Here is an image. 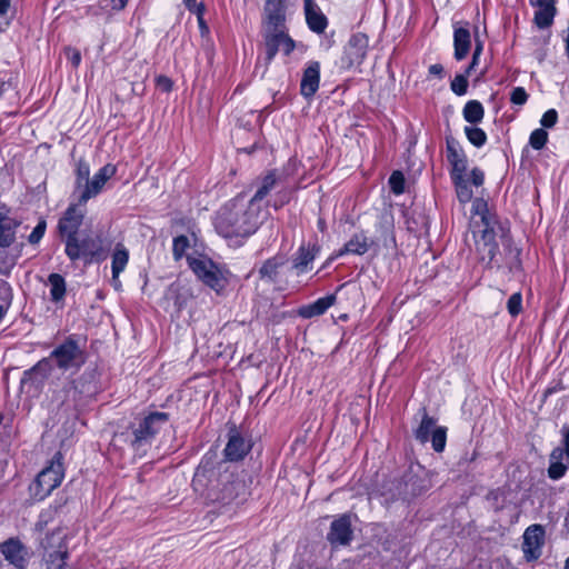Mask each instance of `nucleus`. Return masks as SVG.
<instances>
[{
	"mask_svg": "<svg viewBox=\"0 0 569 569\" xmlns=\"http://www.w3.org/2000/svg\"><path fill=\"white\" fill-rule=\"evenodd\" d=\"M261 223L260 209L249 202L244 203L242 197L227 202L214 217L217 232L227 239H236V243L256 233Z\"/></svg>",
	"mask_w": 569,
	"mask_h": 569,
	"instance_id": "f257e3e1",
	"label": "nucleus"
},
{
	"mask_svg": "<svg viewBox=\"0 0 569 569\" xmlns=\"http://www.w3.org/2000/svg\"><path fill=\"white\" fill-rule=\"evenodd\" d=\"M196 489L204 487L203 495L208 503L219 507L230 505L246 491L243 481L229 470H216L200 465L192 480Z\"/></svg>",
	"mask_w": 569,
	"mask_h": 569,
	"instance_id": "f03ea898",
	"label": "nucleus"
},
{
	"mask_svg": "<svg viewBox=\"0 0 569 569\" xmlns=\"http://www.w3.org/2000/svg\"><path fill=\"white\" fill-rule=\"evenodd\" d=\"M64 253L71 262L81 261L84 264L101 262L108 257V248L101 234L81 231L67 238L64 241Z\"/></svg>",
	"mask_w": 569,
	"mask_h": 569,
	"instance_id": "7ed1b4c3",
	"label": "nucleus"
},
{
	"mask_svg": "<svg viewBox=\"0 0 569 569\" xmlns=\"http://www.w3.org/2000/svg\"><path fill=\"white\" fill-rule=\"evenodd\" d=\"M169 421V413L153 411L144 417L136 418L129 429L132 435L131 446L134 450L150 446L161 428Z\"/></svg>",
	"mask_w": 569,
	"mask_h": 569,
	"instance_id": "20e7f679",
	"label": "nucleus"
},
{
	"mask_svg": "<svg viewBox=\"0 0 569 569\" xmlns=\"http://www.w3.org/2000/svg\"><path fill=\"white\" fill-rule=\"evenodd\" d=\"M63 456L60 451L56 452L47 466L30 485V492L37 500H42L60 486L63 477Z\"/></svg>",
	"mask_w": 569,
	"mask_h": 569,
	"instance_id": "39448f33",
	"label": "nucleus"
},
{
	"mask_svg": "<svg viewBox=\"0 0 569 569\" xmlns=\"http://www.w3.org/2000/svg\"><path fill=\"white\" fill-rule=\"evenodd\" d=\"M49 358L53 368L61 372L78 371L86 361L84 352L72 338H67L57 346L50 352Z\"/></svg>",
	"mask_w": 569,
	"mask_h": 569,
	"instance_id": "423d86ee",
	"label": "nucleus"
},
{
	"mask_svg": "<svg viewBox=\"0 0 569 569\" xmlns=\"http://www.w3.org/2000/svg\"><path fill=\"white\" fill-rule=\"evenodd\" d=\"M66 537L67 533L63 530L57 529L41 541L46 551V569H72L66 561L68 558Z\"/></svg>",
	"mask_w": 569,
	"mask_h": 569,
	"instance_id": "0eeeda50",
	"label": "nucleus"
},
{
	"mask_svg": "<svg viewBox=\"0 0 569 569\" xmlns=\"http://www.w3.org/2000/svg\"><path fill=\"white\" fill-rule=\"evenodd\" d=\"M30 562L29 549L17 538L0 543V569H27Z\"/></svg>",
	"mask_w": 569,
	"mask_h": 569,
	"instance_id": "6e6552de",
	"label": "nucleus"
},
{
	"mask_svg": "<svg viewBox=\"0 0 569 569\" xmlns=\"http://www.w3.org/2000/svg\"><path fill=\"white\" fill-rule=\"evenodd\" d=\"M266 63L269 64L278 52L289 56L296 48L295 40L288 34L286 28L264 29Z\"/></svg>",
	"mask_w": 569,
	"mask_h": 569,
	"instance_id": "1a4fd4ad",
	"label": "nucleus"
},
{
	"mask_svg": "<svg viewBox=\"0 0 569 569\" xmlns=\"http://www.w3.org/2000/svg\"><path fill=\"white\" fill-rule=\"evenodd\" d=\"M188 264L198 279L212 290L220 292L224 289L226 280L211 260L188 257Z\"/></svg>",
	"mask_w": 569,
	"mask_h": 569,
	"instance_id": "9d476101",
	"label": "nucleus"
},
{
	"mask_svg": "<svg viewBox=\"0 0 569 569\" xmlns=\"http://www.w3.org/2000/svg\"><path fill=\"white\" fill-rule=\"evenodd\" d=\"M369 40L363 33H355L350 37L348 43L345 46L342 57L340 59L341 67L351 69L360 66L367 56Z\"/></svg>",
	"mask_w": 569,
	"mask_h": 569,
	"instance_id": "9b49d317",
	"label": "nucleus"
},
{
	"mask_svg": "<svg viewBox=\"0 0 569 569\" xmlns=\"http://www.w3.org/2000/svg\"><path fill=\"white\" fill-rule=\"evenodd\" d=\"M117 172V168L107 163L94 173V176L84 183L78 192V201L80 206H84L91 198L97 197L103 189L106 182Z\"/></svg>",
	"mask_w": 569,
	"mask_h": 569,
	"instance_id": "f8f14e48",
	"label": "nucleus"
},
{
	"mask_svg": "<svg viewBox=\"0 0 569 569\" xmlns=\"http://www.w3.org/2000/svg\"><path fill=\"white\" fill-rule=\"evenodd\" d=\"M319 252L320 246L317 242L302 241L297 251L290 258V269L296 276H301L311 271Z\"/></svg>",
	"mask_w": 569,
	"mask_h": 569,
	"instance_id": "ddd939ff",
	"label": "nucleus"
},
{
	"mask_svg": "<svg viewBox=\"0 0 569 569\" xmlns=\"http://www.w3.org/2000/svg\"><path fill=\"white\" fill-rule=\"evenodd\" d=\"M402 480L403 482H399L397 486V491L390 489L391 499L409 500L423 493L429 488V481L418 476L412 470L406 472L402 476Z\"/></svg>",
	"mask_w": 569,
	"mask_h": 569,
	"instance_id": "4468645a",
	"label": "nucleus"
},
{
	"mask_svg": "<svg viewBox=\"0 0 569 569\" xmlns=\"http://www.w3.org/2000/svg\"><path fill=\"white\" fill-rule=\"evenodd\" d=\"M352 539V516L350 513L340 515L331 522L327 540L332 547L338 548L350 545Z\"/></svg>",
	"mask_w": 569,
	"mask_h": 569,
	"instance_id": "2eb2a0df",
	"label": "nucleus"
},
{
	"mask_svg": "<svg viewBox=\"0 0 569 569\" xmlns=\"http://www.w3.org/2000/svg\"><path fill=\"white\" fill-rule=\"evenodd\" d=\"M80 207L79 202L70 204L59 219L57 228L62 241L81 232L79 229L84 219V210Z\"/></svg>",
	"mask_w": 569,
	"mask_h": 569,
	"instance_id": "dca6fc26",
	"label": "nucleus"
},
{
	"mask_svg": "<svg viewBox=\"0 0 569 569\" xmlns=\"http://www.w3.org/2000/svg\"><path fill=\"white\" fill-rule=\"evenodd\" d=\"M545 530L541 525L529 526L523 533L522 551L527 561L537 560L541 556Z\"/></svg>",
	"mask_w": 569,
	"mask_h": 569,
	"instance_id": "f3484780",
	"label": "nucleus"
},
{
	"mask_svg": "<svg viewBox=\"0 0 569 569\" xmlns=\"http://www.w3.org/2000/svg\"><path fill=\"white\" fill-rule=\"evenodd\" d=\"M482 222L485 228L480 231V237L476 240L477 251L481 256V260H487V263L490 264L493 262L498 251L496 231L486 217H482Z\"/></svg>",
	"mask_w": 569,
	"mask_h": 569,
	"instance_id": "a211bd4d",
	"label": "nucleus"
},
{
	"mask_svg": "<svg viewBox=\"0 0 569 569\" xmlns=\"http://www.w3.org/2000/svg\"><path fill=\"white\" fill-rule=\"evenodd\" d=\"M250 450V440L242 437L234 426L231 427L228 433V442L224 448L226 459L229 461L242 460Z\"/></svg>",
	"mask_w": 569,
	"mask_h": 569,
	"instance_id": "6ab92c4d",
	"label": "nucleus"
},
{
	"mask_svg": "<svg viewBox=\"0 0 569 569\" xmlns=\"http://www.w3.org/2000/svg\"><path fill=\"white\" fill-rule=\"evenodd\" d=\"M53 370L54 368L49 356L41 359L33 367L23 372L21 387L23 388L26 385L30 383L39 388L51 376Z\"/></svg>",
	"mask_w": 569,
	"mask_h": 569,
	"instance_id": "aec40b11",
	"label": "nucleus"
},
{
	"mask_svg": "<svg viewBox=\"0 0 569 569\" xmlns=\"http://www.w3.org/2000/svg\"><path fill=\"white\" fill-rule=\"evenodd\" d=\"M320 62L309 61L303 71L300 81V93L306 99H311L319 89L320 84Z\"/></svg>",
	"mask_w": 569,
	"mask_h": 569,
	"instance_id": "412c9836",
	"label": "nucleus"
},
{
	"mask_svg": "<svg viewBox=\"0 0 569 569\" xmlns=\"http://www.w3.org/2000/svg\"><path fill=\"white\" fill-rule=\"evenodd\" d=\"M264 17L266 29L286 28V0H267Z\"/></svg>",
	"mask_w": 569,
	"mask_h": 569,
	"instance_id": "4be33fe9",
	"label": "nucleus"
},
{
	"mask_svg": "<svg viewBox=\"0 0 569 569\" xmlns=\"http://www.w3.org/2000/svg\"><path fill=\"white\" fill-rule=\"evenodd\" d=\"M305 16L308 28L315 33H323L328 27V19L313 0H303Z\"/></svg>",
	"mask_w": 569,
	"mask_h": 569,
	"instance_id": "5701e85b",
	"label": "nucleus"
},
{
	"mask_svg": "<svg viewBox=\"0 0 569 569\" xmlns=\"http://www.w3.org/2000/svg\"><path fill=\"white\" fill-rule=\"evenodd\" d=\"M19 226L20 221L7 216L6 207L0 206V248H8L14 242Z\"/></svg>",
	"mask_w": 569,
	"mask_h": 569,
	"instance_id": "b1692460",
	"label": "nucleus"
},
{
	"mask_svg": "<svg viewBox=\"0 0 569 569\" xmlns=\"http://www.w3.org/2000/svg\"><path fill=\"white\" fill-rule=\"evenodd\" d=\"M530 3L537 7L535 23L540 29L550 27L556 14L555 0H530Z\"/></svg>",
	"mask_w": 569,
	"mask_h": 569,
	"instance_id": "393cba45",
	"label": "nucleus"
},
{
	"mask_svg": "<svg viewBox=\"0 0 569 569\" xmlns=\"http://www.w3.org/2000/svg\"><path fill=\"white\" fill-rule=\"evenodd\" d=\"M453 48L457 61L466 59L471 48V34L468 28L453 26Z\"/></svg>",
	"mask_w": 569,
	"mask_h": 569,
	"instance_id": "a878e982",
	"label": "nucleus"
},
{
	"mask_svg": "<svg viewBox=\"0 0 569 569\" xmlns=\"http://www.w3.org/2000/svg\"><path fill=\"white\" fill-rule=\"evenodd\" d=\"M46 284L50 289V300L57 306L63 307L67 293L66 279L60 273H50Z\"/></svg>",
	"mask_w": 569,
	"mask_h": 569,
	"instance_id": "bb28decb",
	"label": "nucleus"
},
{
	"mask_svg": "<svg viewBox=\"0 0 569 569\" xmlns=\"http://www.w3.org/2000/svg\"><path fill=\"white\" fill-rule=\"evenodd\" d=\"M336 295H328L317 299L315 302L303 306L299 309V315L302 318L309 319L323 315L336 302Z\"/></svg>",
	"mask_w": 569,
	"mask_h": 569,
	"instance_id": "cd10ccee",
	"label": "nucleus"
},
{
	"mask_svg": "<svg viewBox=\"0 0 569 569\" xmlns=\"http://www.w3.org/2000/svg\"><path fill=\"white\" fill-rule=\"evenodd\" d=\"M129 261V251L122 243H117L112 253L111 271L114 286H120L119 274L126 269Z\"/></svg>",
	"mask_w": 569,
	"mask_h": 569,
	"instance_id": "c85d7f7f",
	"label": "nucleus"
},
{
	"mask_svg": "<svg viewBox=\"0 0 569 569\" xmlns=\"http://www.w3.org/2000/svg\"><path fill=\"white\" fill-rule=\"evenodd\" d=\"M371 246V242L369 238L363 233H355L348 242L343 246L342 249H340L338 256H342L345 253H352V254H365Z\"/></svg>",
	"mask_w": 569,
	"mask_h": 569,
	"instance_id": "c756f323",
	"label": "nucleus"
},
{
	"mask_svg": "<svg viewBox=\"0 0 569 569\" xmlns=\"http://www.w3.org/2000/svg\"><path fill=\"white\" fill-rule=\"evenodd\" d=\"M277 184V176L274 171H269L262 179L259 188L253 197L249 200L250 204L261 210V201L274 189Z\"/></svg>",
	"mask_w": 569,
	"mask_h": 569,
	"instance_id": "7c9ffc66",
	"label": "nucleus"
},
{
	"mask_svg": "<svg viewBox=\"0 0 569 569\" xmlns=\"http://www.w3.org/2000/svg\"><path fill=\"white\" fill-rule=\"evenodd\" d=\"M566 452L562 448L557 447L550 453V463L548 468V476L553 480L562 478L568 469V465L562 462Z\"/></svg>",
	"mask_w": 569,
	"mask_h": 569,
	"instance_id": "2f4dec72",
	"label": "nucleus"
},
{
	"mask_svg": "<svg viewBox=\"0 0 569 569\" xmlns=\"http://www.w3.org/2000/svg\"><path fill=\"white\" fill-rule=\"evenodd\" d=\"M284 258L278 256L266 260L259 269L260 278L270 282H276L278 279V270L284 264Z\"/></svg>",
	"mask_w": 569,
	"mask_h": 569,
	"instance_id": "473e14b6",
	"label": "nucleus"
},
{
	"mask_svg": "<svg viewBox=\"0 0 569 569\" xmlns=\"http://www.w3.org/2000/svg\"><path fill=\"white\" fill-rule=\"evenodd\" d=\"M96 380V370H86L79 379L73 381V386L80 393L92 395L97 390Z\"/></svg>",
	"mask_w": 569,
	"mask_h": 569,
	"instance_id": "72a5a7b5",
	"label": "nucleus"
},
{
	"mask_svg": "<svg viewBox=\"0 0 569 569\" xmlns=\"http://www.w3.org/2000/svg\"><path fill=\"white\" fill-rule=\"evenodd\" d=\"M462 114L467 122L477 124L482 121L485 109L478 100H470L465 104Z\"/></svg>",
	"mask_w": 569,
	"mask_h": 569,
	"instance_id": "f704fd0d",
	"label": "nucleus"
},
{
	"mask_svg": "<svg viewBox=\"0 0 569 569\" xmlns=\"http://www.w3.org/2000/svg\"><path fill=\"white\" fill-rule=\"evenodd\" d=\"M435 429H437L436 420L430 417L423 409V416L420 426L415 431L416 439L421 443L428 442Z\"/></svg>",
	"mask_w": 569,
	"mask_h": 569,
	"instance_id": "c9c22d12",
	"label": "nucleus"
},
{
	"mask_svg": "<svg viewBox=\"0 0 569 569\" xmlns=\"http://www.w3.org/2000/svg\"><path fill=\"white\" fill-rule=\"evenodd\" d=\"M90 178V167L84 160H79L76 168V181H74V193H78L80 189Z\"/></svg>",
	"mask_w": 569,
	"mask_h": 569,
	"instance_id": "e433bc0d",
	"label": "nucleus"
},
{
	"mask_svg": "<svg viewBox=\"0 0 569 569\" xmlns=\"http://www.w3.org/2000/svg\"><path fill=\"white\" fill-rule=\"evenodd\" d=\"M447 143V159L449 163H452L459 159L466 158V153L463 149L461 148L458 140H456L453 137H448L446 139Z\"/></svg>",
	"mask_w": 569,
	"mask_h": 569,
	"instance_id": "4c0bfd02",
	"label": "nucleus"
},
{
	"mask_svg": "<svg viewBox=\"0 0 569 569\" xmlns=\"http://www.w3.org/2000/svg\"><path fill=\"white\" fill-rule=\"evenodd\" d=\"M465 133L467 139L471 144H473L477 148H481L487 142V134L486 132L478 128V127H465Z\"/></svg>",
	"mask_w": 569,
	"mask_h": 569,
	"instance_id": "58836bf2",
	"label": "nucleus"
},
{
	"mask_svg": "<svg viewBox=\"0 0 569 569\" xmlns=\"http://www.w3.org/2000/svg\"><path fill=\"white\" fill-rule=\"evenodd\" d=\"M12 300V289L10 284L0 278V315L4 316Z\"/></svg>",
	"mask_w": 569,
	"mask_h": 569,
	"instance_id": "ea45409f",
	"label": "nucleus"
},
{
	"mask_svg": "<svg viewBox=\"0 0 569 569\" xmlns=\"http://www.w3.org/2000/svg\"><path fill=\"white\" fill-rule=\"evenodd\" d=\"M452 182L456 187V192L459 201L461 203L469 202L472 199L473 192L468 184V180L465 178L461 180H452Z\"/></svg>",
	"mask_w": 569,
	"mask_h": 569,
	"instance_id": "a19ab883",
	"label": "nucleus"
},
{
	"mask_svg": "<svg viewBox=\"0 0 569 569\" xmlns=\"http://www.w3.org/2000/svg\"><path fill=\"white\" fill-rule=\"evenodd\" d=\"M429 440H431L432 448L435 451H443L447 441V429L445 427H437V429L433 430Z\"/></svg>",
	"mask_w": 569,
	"mask_h": 569,
	"instance_id": "79ce46f5",
	"label": "nucleus"
},
{
	"mask_svg": "<svg viewBox=\"0 0 569 569\" xmlns=\"http://www.w3.org/2000/svg\"><path fill=\"white\" fill-rule=\"evenodd\" d=\"M548 141V132L542 129H536L531 132L529 143L535 150H541Z\"/></svg>",
	"mask_w": 569,
	"mask_h": 569,
	"instance_id": "37998d69",
	"label": "nucleus"
},
{
	"mask_svg": "<svg viewBox=\"0 0 569 569\" xmlns=\"http://www.w3.org/2000/svg\"><path fill=\"white\" fill-rule=\"evenodd\" d=\"M468 74L466 72L457 74L453 80L451 81V90L457 96H463L467 93L468 90Z\"/></svg>",
	"mask_w": 569,
	"mask_h": 569,
	"instance_id": "c03bdc74",
	"label": "nucleus"
},
{
	"mask_svg": "<svg viewBox=\"0 0 569 569\" xmlns=\"http://www.w3.org/2000/svg\"><path fill=\"white\" fill-rule=\"evenodd\" d=\"M189 248V239L186 236H178L173 239L172 254L176 260H180Z\"/></svg>",
	"mask_w": 569,
	"mask_h": 569,
	"instance_id": "a18cd8bd",
	"label": "nucleus"
},
{
	"mask_svg": "<svg viewBox=\"0 0 569 569\" xmlns=\"http://www.w3.org/2000/svg\"><path fill=\"white\" fill-rule=\"evenodd\" d=\"M450 164H451L450 177L452 180H461V179L466 178V171H467V164H468L467 157L463 159H459Z\"/></svg>",
	"mask_w": 569,
	"mask_h": 569,
	"instance_id": "49530a36",
	"label": "nucleus"
},
{
	"mask_svg": "<svg viewBox=\"0 0 569 569\" xmlns=\"http://www.w3.org/2000/svg\"><path fill=\"white\" fill-rule=\"evenodd\" d=\"M405 177L400 171H393L389 178V186L395 194H401L405 191Z\"/></svg>",
	"mask_w": 569,
	"mask_h": 569,
	"instance_id": "de8ad7c7",
	"label": "nucleus"
},
{
	"mask_svg": "<svg viewBox=\"0 0 569 569\" xmlns=\"http://www.w3.org/2000/svg\"><path fill=\"white\" fill-rule=\"evenodd\" d=\"M58 509L54 507H49L48 509L43 510L38 518V521L36 523V529L38 531H42L47 525L53 520Z\"/></svg>",
	"mask_w": 569,
	"mask_h": 569,
	"instance_id": "09e8293b",
	"label": "nucleus"
},
{
	"mask_svg": "<svg viewBox=\"0 0 569 569\" xmlns=\"http://www.w3.org/2000/svg\"><path fill=\"white\" fill-rule=\"evenodd\" d=\"M522 297L521 293L516 292L511 295L507 302V309L512 317H516L521 311Z\"/></svg>",
	"mask_w": 569,
	"mask_h": 569,
	"instance_id": "8fccbe9b",
	"label": "nucleus"
},
{
	"mask_svg": "<svg viewBox=\"0 0 569 569\" xmlns=\"http://www.w3.org/2000/svg\"><path fill=\"white\" fill-rule=\"evenodd\" d=\"M46 228H47L46 221L40 220L38 222V224L33 228L32 232L29 234L28 241L31 244L38 243L42 239V237L46 232Z\"/></svg>",
	"mask_w": 569,
	"mask_h": 569,
	"instance_id": "3c124183",
	"label": "nucleus"
},
{
	"mask_svg": "<svg viewBox=\"0 0 569 569\" xmlns=\"http://www.w3.org/2000/svg\"><path fill=\"white\" fill-rule=\"evenodd\" d=\"M528 100V93L522 87H516L510 93V101L513 104L522 106Z\"/></svg>",
	"mask_w": 569,
	"mask_h": 569,
	"instance_id": "603ef678",
	"label": "nucleus"
},
{
	"mask_svg": "<svg viewBox=\"0 0 569 569\" xmlns=\"http://www.w3.org/2000/svg\"><path fill=\"white\" fill-rule=\"evenodd\" d=\"M558 121V112L555 109L547 110L541 119L540 123L545 128H552Z\"/></svg>",
	"mask_w": 569,
	"mask_h": 569,
	"instance_id": "864d4df0",
	"label": "nucleus"
},
{
	"mask_svg": "<svg viewBox=\"0 0 569 569\" xmlns=\"http://www.w3.org/2000/svg\"><path fill=\"white\" fill-rule=\"evenodd\" d=\"M16 264V258L13 256H3L0 252V273L7 274Z\"/></svg>",
	"mask_w": 569,
	"mask_h": 569,
	"instance_id": "5fc2aeb1",
	"label": "nucleus"
},
{
	"mask_svg": "<svg viewBox=\"0 0 569 569\" xmlns=\"http://www.w3.org/2000/svg\"><path fill=\"white\" fill-rule=\"evenodd\" d=\"M399 482H403L402 478L401 479H393V480H390L388 482H386L383 485V491H382V495L387 497V500H392L390 498V489L392 491H397V486L399 485Z\"/></svg>",
	"mask_w": 569,
	"mask_h": 569,
	"instance_id": "6e6d98bb",
	"label": "nucleus"
},
{
	"mask_svg": "<svg viewBox=\"0 0 569 569\" xmlns=\"http://www.w3.org/2000/svg\"><path fill=\"white\" fill-rule=\"evenodd\" d=\"M471 182L473 186L476 187H480L483 184V181H485V174H483V171L480 170L479 168H473L471 170Z\"/></svg>",
	"mask_w": 569,
	"mask_h": 569,
	"instance_id": "4d7b16f0",
	"label": "nucleus"
},
{
	"mask_svg": "<svg viewBox=\"0 0 569 569\" xmlns=\"http://www.w3.org/2000/svg\"><path fill=\"white\" fill-rule=\"evenodd\" d=\"M186 8L191 12V13H194L197 16V19H199V17L203 18V14H204V11H206V6L200 2V3H197V2H191L189 3V6H186Z\"/></svg>",
	"mask_w": 569,
	"mask_h": 569,
	"instance_id": "13d9d810",
	"label": "nucleus"
},
{
	"mask_svg": "<svg viewBox=\"0 0 569 569\" xmlns=\"http://www.w3.org/2000/svg\"><path fill=\"white\" fill-rule=\"evenodd\" d=\"M510 253L513 254V261L509 266L510 270L511 271L519 270L520 266H521L520 259H519L520 250L518 248H513V249H510Z\"/></svg>",
	"mask_w": 569,
	"mask_h": 569,
	"instance_id": "bf43d9fd",
	"label": "nucleus"
},
{
	"mask_svg": "<svg viewBox=\"0 0 569 569\" xmlns=\"http://www.w3.org/2000/svg\"><path fill=\"white\" fill-rule=\"evenodd\" d=\"M562 436H563V451L566 452V456L569 460V427H562L561 429Z\"/></svg>",
	"mask_w": 569,
	"mask_h": 569,
	"instance_id": "052dcab7",
	"label": "nucleus"
},
{
	"mask_svg": "<svg viewBox=\"0 0 569 569\" xmlns=\"http://www.w3.org/2000/svg\"><path fill=\"white\" fill-rule=\"evenodd\" d=\"M157 81H158V86L162 90H164V91H170L171 90L172 83H171V80L169 78L160 76Z\"/></svg>",
	"mask_w": 569,
	"mask_h": 569,
	"instance_id": "680f3d73",
	"label": "nucleus"
},
{
	"mask_svg": "<svg viewBox=\"0 0 569 569\" xmlns=\"http://www.w3.org/2000/svg\"><path fill=\"white\" fill-rule=\"evenodd\" d=\"M11 6V0H0V17L8 13Z\"/></svg>",
	"mask_w": 569,
	"mask_h": 569,
	"instance_id": "e2e57ef3",
	"label": "nucleus"
},
{
	"mask_svg": "<svg viewBox=\"0 0 569 569\" xmlns=\"http://www.w3.org/2000/svg\"><path fill=\"white\" fill-rule=\"evenodd\" d=\"M443 72V67L439 63H436V64H431L429 67V73L430 74H433V76H441Z\"/></svg>",
	"mask_w": 569,
	"mask_h": 569,
	"instance_id": "0e129e2a",
	"label": "nucleus"
},
{
	"mask_svg": "<svg viewBox=\"0 0 569 569\" xmlns=\"http://www.w3.org/2000/svg\"><path fill=\"white\" fill-rule=\"evenodd\" d=\"M70 61L72 63L73 67H78L80 64V61H81V54L78 50H73L71 56H70Z\"/></svg>",
	"mask_w": 569,
	"mask_h": 569,
	"instance_id": "69168bd1",
	"label": "nucleus"
},
{
	"mask_svg": "<svg viewBox=\"0 0 569 569\" xmlns=\"http://www.w3.org/2000/svg\"><path fill=\"white\" fill-rule=\"evenodd\" d=\"M111 3L112 9L120 11L127 6L128 0H111Z\"/></svg>",
	"mask_w": 569,
	"mask_h": 569,
	"instance_id": "338daca9",
	"label": "nucleus"
},
{
	"mask_svg": "<svg viewBox=\"0 0 569 569\" xmlns=\"http://www.w3.org/2000/svg\"><path fill=\"white\" fill-rule=\"evenodd\" d=\"M479 63V59H476L473 56H472V59H471V62L470 64L466 68L465 72L470 76V73L472 72V70L476 68V66Z\"/></svg>",
	"mask_w": 569,
	"mask_h": 569,
	"instance_id": "774afa93",
	"label": "nucleus"
}]
</instances>
